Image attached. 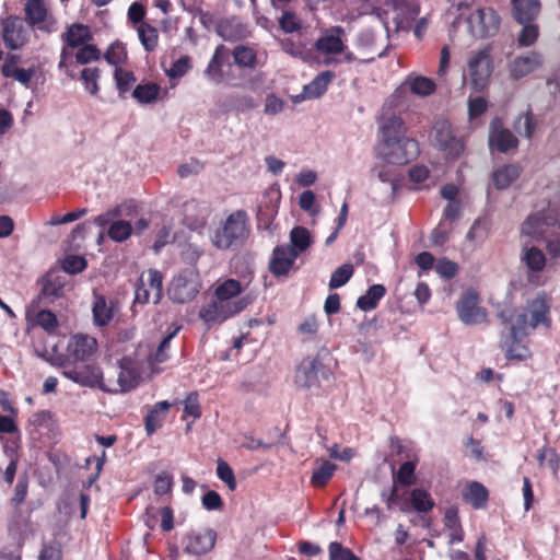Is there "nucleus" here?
Wrapping results in <instances>:
<instances>
[{"label": "nucleus", "mask_w": 560, "mask_h": 560, "mask_svg": "<svg viewBox=\"0 0 560 560\" xmlns=\"http://www.w3.org/2000/svg\"><path fill=\"white\" fill-rule=\"evenodd\" d=\"M549 305L545 299L537 298L523 308H504L498 316L502 324L508 325V334L502 332L501 348L505 349L509 360L523 361L529 358L528 348L521 345L528 329H536L539 325L550 326Z\"/></svg>", "instance_id": "nucleus-1"}, {"label": "nucleus", "mask_w": 560, "mask_h": 560, "mask_svg": "<svg viewBox=\"0 0 560 560\" xmlns=\"http://www.w3.org/2000/svg\"><path fill=\"white\" fill-rule=\"evenodd\" d=\"M249 219L244 210L231 213L214 231L211 242L218 249L242 246L249 235Z\"/></svg>", "instance_id": "nucleus-2"}, {"label": "nucleus", "mask_w": 560, "mask_h": 560, "mask_svg": "<svg viewBox=\"0 0 560 560\" xmlns=\"http://www.w3.org/2000/svg\"><path fill=\"white\" fill-rule=\"evenodd\" d=\"M54 366L62 370V375L72 382L86 387L98 386L104 392H115L110 385L102 381L103 373L92 360L77 362L71 361H50Z\"/></svg>", "instance_id": "nucleus-3"}, {"label": "nucleus", "mask_w": 560, "mask_h": 560, "mask_svg": "<svg viewBox=\"0 0 560 560\" xmlns=\"http://www.w3.org/2000/svg\"><path fill=\"white\" fill-rule=\"evenodd\" d=\"M522 233L533 238L557 236L560 231L559 214L555 209H546L534 213L522 224Z\"/></svg>", "instance_id": "nucleus-4"}, {"label": "nucleus", "mask_w": 560, "mask_h": 560, "mask_svg": "<svg viewBox=\"0 0 560 560\" xmlns=\"http://www.w3.org/2000/svg\"><path fill=\"white\" fill-rule=\"evenodd\" d=\"M201 281L199 273L194 269H185L171 281L167 295L175 303H187L199 293Z\"/></svg>", "instance_id": "nucleus-5"}, {"label": "nucleus", "mask_w": 560, "mask_h": 560, "mask_svg": "<svg viewBox=\"0 0 560 560\" xmlns=\"http://www.w3.org/2000/svg\"><path fill=\"white\" fill-rule=\"evenodd\" d=\"M388 38V30L378 23L375 27H364L357 36V46L362 51V61L370 62L384 56L383 44Z\"/></svg>", "instance_id": "nucleus-6"}, {"label": "nucleus", "mask_w": 560, "mask_h": 560, "mask_svg": "<svg viewBox=\"0 0 560 560\" xmlns=\"http://www.w3.org/2000/svg\"><path fill=\"white\" fill-rule=\"evenodd\" d=\"M492 70V59L488 48H483L470 57L468 71L470 86L475 92H481L487 86Z\"/></svg>", "instance_id": "nucleus-7"}, {"label": "nucleus", "mask_w": 560, "mask_h": 560, "mask_svg": "<svg viewBox=\"0 0 560 560\" xmlns=\"http://www.w3.org/2000/svg\"><path fill=\"white\" fill-rule=\"evenodd\" d=\"M432 141L439 150L452 159L458 158L465 149L463 140L454 135L451 124L444 119L434 122Z\"/></svg>", "instance_id": "nucleus-8"}, {"label": "nucleus", "mask_w": 560, "mask_h": 560, "mask_svg": "<svg viewBox=\"0 0 560 560\" xmlns=\"http://www.w3.org/2000/svg\"><path fill=\"white\" fill-rule=\"evenodd\" d=\"M470 34L476 38L494 35L500 26V18L491 8H479L467 18Z\"/></svg>", "instance_id": "nucleus-9"}, {"label": "nucleus", "mask_w": 560, "mask_h": 560, "mask_svg": "<svg viewBox=\"0 0 560 560\" xmlns=\"http://www.w3.org/2000/svg\"><path fill=\"white\" fill-rule=\"evenodd\" d=\"M162 273L155 269H150L139 278V283L136 288L135 303L147 304L152 301V303L158 304L162 299Z\"/></svg>", "instance_id": "nucleus-10"}, {"label": "nucleus", "mask_w": 560, "mask_h": 560, "mask_svg": "<svg viewBox=\"0 0 560 560\" xmlns=\"http://www.w3.org/2000/svg\"><path fill=\"white\" fill-rule=\"evenodd\" d=\"M384 145V158L390 164H406L420 153L419 143L413 138L402 137Z\"/></svg>", "instance_id": "nucleus-11"}, {"label": "nucleus", "mask_w": 560, "mask_h": 560, "mask_svg": "<svg viewBox=\"0 0 560 560\" xmlns=\"http://www.w3.org/2000/svg\"><path fill=\"white\" fill-rule=\"evenodd\" d=\"M319 377L327 380L329 371L318 358L308 357L298 366L294 382L301 388H312L319 384Z\"/></svg>", "instance_id": "nucleus-12"}, {"label": "nucleus", "mask_w": 560, "mask_h": 560, "mask_svg": "<svg viewBox=\"0 0 560 560\" xmlns=\"http://www.w3.org/2000/svg\"><path fill=\"white\" fill-rule=\"evenodd\" d=\"M96 348L97 341L95 338L88 335H77L73 336L68 342L66 353L56 357L51 361H90L92 360Z\"/></svg>", "instance_id": "nucleus-13"}, {"label": "nucleus", "mask_w": 560, "mask_h": 560, "mask_svg": "<svg viewBox=\"0 0 560 560\" xmlns=\"http://www.w3.org/2000/svg\"><path fill=\"white\" fill-rule=\"evenodd\" d=\"M478 294L469 290L465 292L456 304L459 319L466 325H476L486 320L487 312L478 305Z\"/></svg>", "instance_id": "nucleus-14"}, {"label": "nucleus", "mask_w": 560, "mask_h": 560, "mask_svg": "<svg viewBox=\"0 0 560 560\" xmlns=\"http://www.w3.org/2000/svg\"><path fill=\"white\" fill-rule=\"evenodd\" d=\"M249 303L248 298H241L228 304L214 301L200 311V317L207 323H221L228 317L242 312Z\"/></svg>", "instance_id": "nucleus-15"}, {"label": "nucleus", "mask_w": 560, "mask_h": 560, "mask_svg": "<svg viewBox=\"0 0 560 560\" xmlns=\"http://www.w3.org/2000/svg\"><path fill=\"white\" fill-rule=\"evenodd\" d=\"M544 56L538 51H529L515 57L509 63V73L512 79L520 80L544 66Z\"/></svg>", "instance_id": "nucleus-16"}, {"label": "nucleus", "mask_w": 560, "mask_h": 560, "mask_svg": "<svg viewBox=\"0 0 560 560\" xmlns=\"http://www.w3.org/2000/svg\"><path fill=\"white\" fill-rule=\"evenodd\" d=\"M2 37L7 48L19 49L27 40V28L21 19L10 16L2 23Z\"/></svg>", "instance_id": "nucleus-17"}, {"label": "nucleus", "mask_w": 560, "mask_h": 560, "mask_svg": "<svg viewBox=\"0 0 560 560\" xmlns=\"http://www.w3.org/2000/svg\"><path fill=\"white\" fill-rule=\"evenodd\" d=\"M118 369L116 386H110L115 389L114 393H124L135 388L139 378L137 362L129 357H124L118 361Z\"/></svg>", "instance_id": "nucleus-18"}, {"label": "nucleus", "mask_w": 560, "mask_h": 560, "mask_svg": "<svg viewBox=\"0 0 560 560\" xmlns=\"http://www.w3.org/2000/svg\"><path fill=\"white\" fill-rule=\"evenodd\" d=\"M489 144L491 149L506 153L517 148L518 140L511 130L503 128L500 120H494L490 126Z\"/></svg>", "instance_id": "nucleus-19"}, {"label": "nucleus", "mask_w": 560, "mask_h": 560, "mask_svg": "<svg viewBox=\"0 0 560 560\" xmlns=\"http://www.w3.org/2000/svg\"><path fill=\"white\" fill-rule=\"evenodd\" d=\"M298 258L296 253L289 245H278L272 250L269 261V271L276 276H287Z\"/></svg>", "instance_id": "nucleus-20"}, {"label": "nucleus", "mask_w": 560, "mask_h": 560, "mask_svg": "<svg viewBox=\"0 0 560 560\" xmlns=\"http://www.w3.org/2000/svg\"><path fill=\"white\" fill-rule=\"evenodd\" d=\"M217 533L213 529L192 532L186 538L185 550L191 555H203L213 549Z\"/></svg>", "instance_id": "nucleus-21"}, {"label": "nucleus", "mask_w": 560, "mask_h": 560, "mask_svg": "<svg viewBox=\"0 0 560 560\" xmlns=\"http://www.w3.org/2000/svg\"><path fill=\"white\" fill-rule=\"evenodd\" d=\"M345 30L341 26H332L323 32L322 36L316 40V49L324 54H338L345 48L343 37Z\"/></svg>", "instance_id": "nucleus-22"}, {"label": "nucleus", "mask_w": 560, "mask_h": 560, "mask_svg": "<svg viewBox=\"0 0 560 560\" xmlns=\"http://www.w3.org/2000/svg\"><path fill=\"white\" fill-rule=\"evenodd\" d=\"M115 306L114 300H107L104 295L94 292L92 305L94 325L97 327L107 326L114 317Z\"/></svg>", "instance_id": "nucleus-23"}, {"label": "nucleus", "mask_w": 560, "mask_h": 560, "mask_svg": "<svg viewBox=\"0 0 560 560\" xmlns=\"http://www.w3.org/2000/svg\"><path fill=\"white\" fill-rule=\"evenodd\" d=\"M65 294V280L51 272L43 278V288L39 299L43 303H54L56 300L62 298Z\"/></svg>", "instance_id": "nucleus-24"}, {"label": "nucleus", "mask_w": 560, "mask_h": 560, "mask_svg": "<svg viewBox=\"0 0 560 560\" xmlns=\"http://www.w3.org/2000/svg\"><path fill=\"white\" fill-rule=\"evenodd\" d=\"M513 18L520 24L534 22L540 12L539 0H512Z\"/></svg>", "instance_id": "nucleus-25"}, {"label": "nucleus", "mask_w": 560, "mask_h": 560, "mask_svg": "<svg viewBox=\"0 0 560 560\" xmlns=\"http://www.w3.org/2000/svg\"><path fill=\"white\" fill-rule=\"evenodd\" d=\"M230 50L224 45H219L208 67L205 70V74L214 83H220L223 80L222 67L229 61Z\"/></svg>", "instance_id": "nucleus-26"}, {"label": "nucleus", "mask_w": 560, "mask_h": 560, "mask_svg": "<svg viewBox=\"0 0 560 560\" xmlns=\"http://www.w3.org/2000/svg\"><path fill=\"white\" fill-rule=\"evenodd\" d=\"M334 78L335 73L329 70L319 73L311 83L304 86L303 94L298 95L295 97V102H300L301 100L304 98L319 97L325 93L328 84L331 82Z\"/></svg>", "instance_id": "nucleus-27"}, {"label": "nucleus", "mask_w": 560, "mask_h": 560, "mask_svg": "<svg viewBox=\"0 0 560 560\" xmlns=\"http://www.w3.org/2000/svg\"><path fill=\"white\" fill-rule=\"evenodd\" d=\"M217 34L226 42H237L247 36L246 27L234 20H225L217 26Z\"/></svg>", "instance_id": "nucleus-28"}, {"label": "nucleus", "mask_w": 560, "mask_h": 560, "mask_svg": "<svg viewBox=\"0 0 560 560\" xmlns=\"http://www.w3.org/2000/svg\"><path fill=\"white\" fill-rule=\"evenodd\" d=\"M521 261L529 271L539 272L546 266V257L541 249L525 244L521 253Z\"/></svg>", "instance_id": "nucleus-29"}, {"label": "nucleus", "mask_w": 560, "mask_h": 560, "mask_svg": "<svg viewBox=\"0 0 560 560\" xmlns=\"http://www.w3.org/2000/svg\"><path fill=\"white\" fill-rule=\"evenodd\" d=\"M92 38L90 30L88 26L83 24H73L68 31L62 34V39L70 46L71 48H78L88 44V42Z\"/></svg>", "instance_id": "nucleus-30"}, {"label": "nucleus", "mask_w": 560, "mask_h": 560, "mask_svg": "<svg viewBox=\"0 0 560 560\" xmlns=\"http://www.w3.org/2000/svg\"><path fill=\"white\" fill-rule=\"evenodd\" d=\"M521 175V167L517 164L505 165L493 173V185L497 189L508 188Z\"/></svg>", "instance_id": "nucleus-31"}, {"label": "nucleus", "mask_w": 560, "mask_h": 560, "mask_svg": "<svg viewBox=\"0 0 560 560\" xmlns=\"http://www.w3.org/2000/svg\"><path fill=\"white\" fill-rule=\"evenodd\" d=\"M406 131L404 121L400 117L392 115L387 118L384 117V121L382 125V132L384 137V144L405 137L404 133Z\"/></svg>", "instance_id": "nucleus-32"}, {"label": "nucleus", "mask_w": 560, "mask_h": 560, "mask_svg": "<svg viewBox=\"0 0 560 560\" xmlns=\"http://www.w3.org/2000/svg\"><path fill=\"white\" fill-rule=\"evenodd\" d=\"M463 498L474 509H481L487 503L488 490L481 483L474 481L464 491Z\"/></svg>", "instance_id": "nucleus-33"}, {"label": "nucleus", "mask_w": 560, "mask_h": 560, "mask_svg": "<svg viewBox=\"0 0 560 560\" xmlns=\"http://www.w3.org/2000/svg\"><path fill=\"white\" fill-rule=\"evenodd\" d=\"M385 293L386 289L383 284H373L369 288L365 294L358 299L357 306L365 312L374 310Z\"/></svg>", "instance_id": "nucleus-34"}, {"label": "nucleus", "mask_w": 560, "mask_h": 560, "mask_svg": "<svg viewBox=\"0 0 560 560\" xmlns=\"http://www.w3.org/2000/svg\"><path fill=\"white\" fill-rule=\"evenodd\" d=\"M290 249L299 256L306 250L312 244L310 231L304 226H295L290 232Z\"/></svg>", "instance_id": "nucleus-35"}, {"label": "nucleus", "mask_w": 560, "mask_h": 560, "mask_svg": "<svg viewBox=\"0 0 560 560\" xmlns=\"http://www.w3.org/2000/svg\"><path fill=\"white\" fill-rule=\"evenodd\" d=\"M242 293V285L237 280L228 279L222 284H220L215 290L217 301L228 304L233 303L231 301L233 298L240 295Z\"/></svg>", "instance_id": "nucleus-36"}, {"label": "nucleus", "mask_w": 560, "mask_h": 560, "mask_svg": "<svg viewBox=\"0 0 560 560\" xmlns=\"http://www.w3.org/2000/svg\"><path fill=\"white\" fill-rule=\"evenodd\" d=\"M316 464L318 466L313 470L311 482L314 487L319 488L330 480L336 470V465L328 460H322L320 463L317 460Z\"/></svg>", "instance_id": "nucleus-37"}, {"label": "nucleus", "mask_w": 560, "mask_h": 560, "mask_svg": "<svg viewBox=\"0 0 560 560\" xmlns=\"http://www.w3.org/2000/svg\"><path fill=\"white\" fill-rule=\"evenodd\" d=\"M25 14L33 25L45 21L47 9L42 0H28L25 4Z\"/></svg>", "instance_id": "nucleus-38"}, {"label": "nucleus", "mask_w": 560, "mask_h": 560, "mask_svg": "<svg viewBox=\"0 0 560 560\" xmlns=\"http://www.w3.org/2000/svg\"><path fill=\"white\" fill-rule=\"evenodd\" d=\"M233 58H234V62L238 67L250 68V69L255 68L256 61H257L255 51L250 47L243 46V45L236 46L234 48Z\"/></svg>", "instance_id": "nucleus-39"}, {"label": "nucleus", "mask_w": 560, "mask_h": 560, "mask_svg": "<svg viewBox=\"0 0 560 560\" xmlns=\"http://www.w3.org/2000/svg\"><path fill=\"white\" fill-rule=\"evenodd\" d=\"M513 128L516 133L523 136L527 139H532L533 133L536 129V122L534 121V117L530 112H526L525 114L520 115L514 124Z\"/></svg>", "instance_id": "nucleus-40"}, {"label": "nucleus", "mask_w": 560, "mask_h": 560, "mask_svg": "<svg viewBox=\"0 0 560 560\" xmlns=\"http://www.w3.org/2000/svg\"><path fill=\"white\" fill-rule=\"evenodd\" d=\"M133 228L125 220L114 221L107 231L108 236L115 242H124L132 234Z\"/></svg>", "instance_id": "nucleus-41"}, {"label": "nucleus", "mask_w": 560, "mask_h": 560, "mask_svg": "<svg viewBox=\"0 0 560 560\" xmlns=\"http://www.w3.org/2000/svg\"><path fill=\"white\" fill-rule=\"evenodd\" d=\"M160 86L155 83H149L145 85H138L132 91V97L141 104H150L154 102L159 95Z\"/></svg>", "instance_id": "nucleus-42"}, {"label": "nucleus", "mask_w": 560, "mask_h": 560, "mask_svg": "<svg viewBox=\"0 0 560 560\" xmlns=\"http://www.w3.org/2000/svg\"><path fill=\"white\" fill-rule=\"evenodd\" d=\"M410 500L418 512H429L434 506L431 495L423 489H413Z\"/></svg>", "instance_id": "nucleus-43"}, {"label": "nucleus", "mask_w": 560, "mask_h": 560, "mask_svg": "<svg viewBox=\"0 0 560 560\" xmlns=\"http://www.w3.org/2000/svg\"><path fill=\"white\" fill-rule=\"evenodd\" d=\"M139 38L147 51H152L158 44V31L155 27L142 23L138 28Z\"/></svg>", "instance_id": "nucleus-44"}, {"label": "nucleus", "mask_w": 560, "mask_h": 560, "mask_svg": "<svg viewBox=\"0 0 560 560\" xmlns=\"http://www.w3.org/2000/svg\"><path fill=\"white\" fill-rule=\"evenodd\" d=\"M353 266L351 264H343L338 267L331 275L329 281L330 289H338L345 285L353 275Z\"/></svg>", "instance_id": "nucleus-45"}, {"label": "nucleus", "mask_w": 560, "mask_h": 560, "mask_svg": "<svg viewBox=\"0 0 560 560\" xmlns=\"http://www.w3.org/2000/svg\"><path fill=\"white\" fill-rule=\"evenodd\" d=\"M406 84L409 85V89L413 94H417L420 96L430 95L435 89L434 82L424 77L413 78V79L407 81Z\"/></svg>", "instance_id": "nucleus-46"}, {"label": "nucleus", "mask_w": 560, "mask_h": 560, "mask_svg": "<svg viewBox=\"0 0 560 560\" xmlns=\"http://www.w3.org/2000/svg\"><path fill=\"white\" fill-rule=\"evenodd\" d=\"M78 51L75 54V60L80 65H85L91 61H95L100 59L101 52L94 45L85 44L83 46L78 47Z\"/></svg>", "instance_id": "nucleus-47"}, {"label": "nucleus", "mask_w": 560, "mask_h": 560, "mask_svg": "<svg viewBox=\"0 0 560 560\" xmlns=\"http://www.w3.org/2000/svg\"><path fill=\"white\" fill-rule=\"evenodd\" d=\"M100 78V71L97 68H84L81 71V80L85 85V90L91 94L95 95L98 92L97 80Z\"/></svg>", "instance_id": "nucleus-48"}, {"label": "nucleus", "mask_w": 560, "mask_h": 560, "mask_svg": "<svg viewBox=\"0 0 560 560\" xmlns=\"http://www.w3.org/2000/svg\"><path fill=\"white\" fill-rule=\"evenodd\" d=\"M217 475L224 483H226L228 488L231 491L235 490L236 480L234 477V472L230 465L221 458L218 459Z\"/></svg>", "instance_id": "nucleus-49"}, {"label": "nucleus", "mask_w": 560, "mask_h": 560, "mask_svg": "<svg viewBox=\"0 0 560 560\" xmlns=\"http://www.w3.org/2000/svg\"><path fill=\"white\" fill-rule=\"evenodd\" d=\"M523 28L518 35L517 43L520 46L527 47L533 45L538 37V27L533 22L522 24Z\"/></svg>", "instance_id": "nucleus-50"}, {"label": "nucleus", "mask_w": 560, "mask_h": 560, "mask_svg": "<svg viewBox=\"0 0 560 560\" xmlns=\"http://www.w3.org/2000/svg\"><path fill=\"white\" fill-rule=\"evenodd\" d=\"M328 551L330 560H360L349 548L337 541L330 542Z\"/></svg>", "instance_id": "nucleus-51"}, {"label": "nucleus", "mask_w": 560, "mask_h": 560, "mask_svg": "<svg viewBox=\"0 0 560 560\" xmlns=\"http://www.w3.org/2000/svg\"><path fill=\"white\" fill-rule=\"evenodd\" d=\"M116 85L120 94L129 91L131 85L136 82V77L132 72L124 71L121 69L115 70Z\"/></svg>", "instance_id": "nucleus-52"}, {"label": "nucleus", "mask_w": 560, "mask_h": 560, "mask_svg": "<svg viewBox=\"0 0 560 560\" xmlns=\"http://www.w3.org/2000/svg\"><path fill=\"white\" fill-rule=\"evenodd\" d=\"M177 330L178 329H175L174 331L170 332L160 342V345H159V347H158V349H156V351L154 353V357H153V361L154 362L163 363V362H165L170 358L168 350H170L171 340L177 334Z\"/></svg>", "instance_id": "nucleus-53"}, {"label": "nucleus", "mask_w": 560, "mask_h": 560, "mask_svg": "<svg viewBox=\"0 0 560 560\" xmlns=\"http://www.w3.org/2000/svg\"><path fill=\"white\" fill-rule=\"evenodd\" d=\"M279 25L284 33H293L300 30L301 24L295 14L284 11L279 19Z\"/></svg>", "instance_id": "nucleus-54"}, {"label": "nucleus", "mask_w": 560, "mask_h": 560, "mask_svg": "<svg viewBox=\"0 0 560 560\" xmlns=\"http://www.w3.org/2000/svg\"><path fill=\"white\" fill-rule=\"evenodd\" d=\"M104 57L106 61L110 65L117 66L119 63H122L126 59L125 47L119 43L113 44L107 49Z\"/></svg>", "instance_id": "nucleus-55"}, {"label": "nucleus", "mask_w": 560, "mask_h": 560, "mask_svg": "<svg viewBox=\"0 0 560 560\" xmlns=\"http://www.w3.org/2000/svg\"><path fill=\"white\" fill-rule=\"evenodd\" d=\"M36 323L47 332L54 331L58 325L56 315L52 312L46 310L38 312L36 316Z\"/></svg>", "instance_id": "nucleus-56"}, {"label": "nucleus", "mask_w": 560, "mask_h": 560, "mask_svg": "<svg viewBox=\"0 0 560 560\" xmlns=\"http://www.w3.org/2000/svg\"><path fill=\"white\" fill-rule=\"evenodd\" d=\"M86 266V261L81 256H68L65 258L62 268L67 273H77L82 271Z\"/></svg>", "instance_id": "nucleus-57"}, {"label": "nucleus", "mask_w": 560, "mask_h": 560, "mask_svg": "<svg viewBox=\"0 0 560 560\" xmlns=\"http://www.w3.org/2000/svg\"><path fill=\"white\" fill-rule=\"evenodd\" d=\"M184 412L186 416H190L194 419H197L201 416L197 393H190L186 397V399L184 401Z\"/></svg>", "instance_id": "nucleus-58"}, {"label": "nucleus", "mask_w": 560, "mask_h": 560, "mask_svg": "<svg viewBox=\"0 0 560 560\" xmlns=\"http://www.w3.org/2000/svg\"><path fill=\"white\" fill-rule=\"evenodd\" d=\"M416 465L412 462H405L398 470L397 479L400 483L409 486L413 483Z\"/></svg>", "instance_id": "nucleus-59"}, {"label": "nucleus", "mask_w": 560, "mask_h": 560, "mask_svg": "<svg viewBox=\"0 0 560 560\" xmlns=\"http://www.w3.org/2000/svg\"><path fill=\"white\" fill-rule=\"evenodd\" d=\"M436 272L446 278L452 279L457 273V265L448 259H440L435 266Z\"/></svg>", "instance_id": "nucleus-60"}, {"label": "nucleus", "mask_w": 560, "mask_h": 560, "mask_svg": "<svg viewBox=\"0 0 560 560\" xmlns=\"http://www.w3.org/2000/svg\"><path fill=\"white\" fill-rule=\"evenodd\" d=\"M165 416H161L158 410H150L149 413L145 417V431L148 435L153 434L156 429H159L162 425V422L164 420Z\"/></svg>", "instance_id": "nucleus-61"}, {"label": "nucleus", "mask_w": 560, "mask_h": 560, "mask_svg": "<svg viewBox=\"0 0 560 560\" xmlns=\"http://www.w3.org/2000/svg\"><path fill=\"white\" fill-rule=\"evenodd\" d=\"M189 69V58L182 57L176 60L172 67L166 71L170 78H182Z\"/></svg>", "instance_id": "nucleus-62"}, {"label": "nucleus", "mask_w": 560, "mask_h": 560, "mask_svg": "<svg viewBox=\"0 0 560 560\" xmlns=\"http://www.w3.org/2000/svg\"><path fill=\"white\" fill-rule=\"evenodd\" d=\"M172 487V477L168 474H160L155 478L154 482V493L158 495L166 494Z\"/></svg>", "instance_id": "nucleus-63"}, {"label": "nucleus", "mask_w": 560, "mask_h": 560, "mask_svg": "<svg viewBox=\"0 0 560 560\" xmlns=\"http://www.w3.org/2000/svg\"><path fill=\"white\" fill-rule=\"evenodd\" d=\"M202 505L207 510H218L223 505L222 499L215 491H208L202 497Z\"/></svg>", "instance_id": "nucleus-64"}]
</instances>
